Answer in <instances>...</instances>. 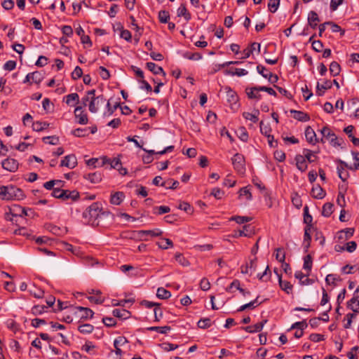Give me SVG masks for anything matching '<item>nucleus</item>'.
Masks as SVG:
<instances>
[{
	"instance_id": "nucleus-1",
	"label": "nucleus",
	"mask_w": 359,
	"mask_h": 359,
	"mask_svg": "<svg viewBox=\"0 0 359 359\" xmlns=\"http://www.w3.org/2000/svg\"><path fill=\"white\" fill-rule=\"evenodd\" d=\"M23 191L13 185L0 187V198L2 200H20L24 198Z\"/></svg>"
},
{
	"instance_id": "nucleus-2",
	"label": "nucleus",
	"mask_w": 359,
	"mask_h": 359,
	"mask_svg": "<svg viewBox=\"0 0 359 359\" xmlns=\"http://www.w3.org/2000/svg\"><path fill=\"white\" fill-rule=\"evenodd\" d=\"M100 204L95 202L86 209L83 212V217L85 219L86 223L92 226L98 225L99 223L97 220L100 217Z\"/></svg>"
},
{
	"instance_id": "nucleus-3",
	"label": "nucleus",
	"mask_w": 359,
	"mask_h": 359,
	"mask_svg": "<svg viewBox=\"0 0 359 359\" xmlns=\"http://www.w3.org/2000/svg\"><path fill=\"white\" fill-rule=\"evenodd\" d=\"M88 95H92L90 102L88 103V109L91 113L98 111L100 106L104 104L106 101L103 95H95V90H88Z\"/></svg>"
},
{
	"instance_id": "nucleus-4",
	"label": "nucleus",
	"mask_w": 359,
	"mask_h": 359,
	"mask_svg": "<svg viewBox=\"0 0 359 359\" xmlns=\"http://www.w3.org/2000/svg\"><path fill=\"white\" fill-rule=\"evenodd\" d=\"M322 136L325 137L326 140L329 141L333 147L341 146L344 142L343 139L338 138L337 136L332 132V130L327 127L325 126L320 130Z\"/></svg>"
},
{
	"instance_id": "nucleus-5",
	"label": "nucleus",
	"mask_w": 359,
	"mask_h": 359,
	"mask_svg": "<svg viewBox=\"0 0 359 359\" xmlns=\"http://www.w3.org/2000/svg\"><path fill=\"white\" fill-rule=\"evenodd\" d=\"M233 168L237 172L244 174L245 172V158L241 154H236L231 158Z\"/></svg>"
},
{
	"instance_id": "nucleus-6",
	"label": "nucleus",
	"mask_w": 359,
	"mask_h": 359,
	"mask_svg": "<svg viewBox=\"0 0 359 359\" xmlns=\"http://www.w3.org/2000/svg\"><path fill=\"white\" fill-rule=\"evenodd\" d=\"M257 71L263 77L267 79L271 83H275L278 81V77L277 75L273 74L269 72L265 67L259 65L257 66Z\"/></svg>"
},
{
	"instance_id": "nucleus-7",
	"label": "nucleus",
	"mask_w": 359,
	"mask_h": 359,
	"mask_svg": "<svg viewBox=\"0 0 359 359\" xmlns=\"http://www.w3.org/2000/svg\"><path fill=\"white\" fill-rule=\"evenodd\" d=\"M76 122L81 125H86L88 123V114L83 110L82 106H78L74 109Z\"/></svg>"
},
{
	"instance_id": "nucleus-8",
	"label": "nucleus",
	"mask_w": 359,
	"mask_h": 359,
	"mask_svg": "<svg viewBox=\"0 0 359 359\" xmlns=\"http://www.w3.org/2000/svg\"><path fill=\"white\" fill-rule=\"evenodd\" d=\"M18 162L12 158H7L1 162L2 168L9 172H14L18 169Z\"/></svg>"
},
{
	"instance_id": "nucleus-9",
	"label": "nucleus",
	"mask_w": 359,
	"mask_h": 359,
	"mask_svg": "<svg viewBox=\"0 0 359 359\" xmlns=\"http://www.w3.org/2000/svg\"><path fill=\"white\" fill-rule=\"evenodd\" d=\"M77 165V159L74 154H69L61 161L60 166H65L68 168L72 169Z\"/></svg>"
},
{
	"instance_id": "nucleus-10",
	"label": "nucleus",
	"mask_w": 359,
	"mask_h": 359,
	"mask_svg": "<svg viewBox=\"0 0 359 359\" xmlns=\"http://www.w3.org/2000/svg\"><path fill=\"white\" fill-rule=\"evenodd\" d=\"M109 165L110 169H118L121 165V162L118 158H109L107 156L101 157L100 165Z\"/></svg>"
},
{
	"instance_id": "nucleus-11",
	"label": "nucleus",
	"mask_w": 359,
	"mask_h": 359,
	"mask_svg": "<svg viewBox=\"0 0 359 359\" xmlns=\"http://www.w3.org/2000/svg\"><path fill=\"white\" fill-rule=\"evenodd\" d=\"M305 137L306 141L313 145L319 142V139L316 137V134L314 130L311 126H307L306 128Z\"/></svg>"
},
{
	"instance_id": "nucleus-12",
	"label": "nucleus",
	"mask_w": 359,
	"mask_h": 359,
	"mask_svg": "<svg viewBox=\"0 0 359 359\" xmlns=\"http://www.w3.org/2000/svg\"><path fill=\"white\" fill-rule=\"evenodd\" d=\"M332 86V83L330 80H325L322 84L318 82L316 85L317 95L323 96L324 95L325 90L330 89Z\"/></svg>"
},
{
	"instance_id": "nucleus-13",
	"label": "nucleus",
	"mask_w": 359,
	"mask_h": 359,
	"mask_svg": "<svg viewBox=\"0 0 359 359\" xmlns=\"http://www.w3.org/2000/svg\"><path fill=\"white\" fill-rule=\"evenodd\" d=\"M339 162L341 165H342V166L337 167V173H338L339 177L343 182H345L349 177V174L346 170H344V167L348 168L350 167H348V164L346 162H344L341 160H339Z\"/></svg>"
},
{
	"instance_id": "nucleus-14",
	"label": "nucleus",
	"mask_w": 359,
	"mask_h": 359,
	"mask_svg": "<svg viewBox=\"0 0 359 359\" xmlns=\"http://www.w3.org/2000/svg\"><path fill=\"white\" fill-rule=\"evenodd\" d=\"M308 25L312 28L316 29L318 22H320L319 17L316 11H311L308 14Z\"/></svg>"
},
{
	"instance_id": "nucleus-15",
	"label": "nucleus",
	"mask_w": 359,
	"mask_h": 359,
	"mask_svg": "<svg viewBox=\"0 0 359 359\" xmlns=\"http://www.w3.org/2000/svg\"><path fill=\"white\" fill-rule=\"evenodd\" d=\"M296 166L301 171L304 172L308 168L306 159L303 155L297 154L295 156Z\"/></svg>"
},
{
	"instance_id": "nucleus-16",
	"label": "nucleus",
	"mask_w": 359,
	"mask_h": 359,
	"mask_svg": "<svg viewBox=\"0 0 359 359\" xmlns=\"http://www.w3.org/2000/svg\"><path fill=\"white\" fill-rule=\"evenodd\" d=\"M311 194L314 198L323 199L326 196V192L319 184H316L312 188Z\"/></svg>"
},
{
	"instance_id": "nucleus-17",
	"label": "nucleus",
	"mask_w": 359,
	"mask_h": 359,
	"mask_svg": "<svg viewBox=\"0 0 359 359\" xmlns=\"http://www.w3.org/2000/svg\"><path fill=\"white\" fill-rule=\"evenodd\" d=\"M290 113L294 114L293 118L297 121L306 122L310 120L309 115L304 111L291 109Z\"/></svg>"
},
{
	"instance_id": "nucleus-18",
	"label": "nucleus",
	"mask_w": 359,
	"mask_h": 359,
	"mask_svg": "<svg viewBox=\"0 0 359 359\" xmlns=\"http://www.w3.org/2000/svg\"><path fill=\"white\" fill-rule=\"evenodd\" d=\"M163 231L159 229H155L153 230H140L137 231V234L140 237L143 238L144 236H149L151 237H158L161 236Z\"/></svg>"
},
{
	"instance_id": "nucleus-19",
	"label": "nucleus",
	"mask_w": 359,
	"mask_h": 359,
	"mask_svg": "<svg viewBox=\"0 0 359 359\" xmlns=\"http://www.w3.org/2000/svg\"><path fill=\"white\" fill-rule=\"evenodd\" d=\"M146 66L147 69L151 71L154 74H162L164 77L166 74L161 67L158 66L154 62H147Z\"/></svg>"
},
{
	"instance_id": "nucleus-20",
	"label": "nucleus",
	"mask_w": 359,
	"mask_h": 359,
	"mask_svg": "<svg viewBox=\"0 0 359 359\" xmlns=\"http://www.w3.org/2000/svg\"><path fill=\"white\" fill-rule=\"evenodd\" d=\"M267 322L266 320H264L262 322L257 323L253 325H249L247 327H245L243 329L249 333H254V332H258L262 331L263 329L264 325Z\"/></svg>"
},
{
	"instance_id": "nucleus-21",
	"label": "nucleus",
	"mask_w": 359,
	"mask_h": 359,
	"mask_svg": "<svg viewBox=\"0 0 359 359\" xmlns=\"http://www.w3.org/2000/svg\"><path fill=\"white\" fill-rule=\"evenodd\" d=\"M245 91L249 99L259 100L261 98V95L259 94V92L260 91L259 89V86L247 88Z\"/></svg>"
},
{
	"instance_id": "nucleus-22",
	"label": "nucleus",
	"mask_w": 359,
	"mask_h": 359,
	"mask_svg": "<svg viewBox=\"0 0 359 359\" xmlns=\"http://www.w3.org/2000/svg\"><path fill=\"white\" fill-rule=\"evenodd\" d=\"M125 197L122 191H116L111 195L110 203L115 205H120Z\"/></svg>"
},
{
	"instance_id": "nucleus-23",
	"label": "nucleus",
	"mask_w": 359,
	"mask_h": 359,
	"mask_svg": "<svg viewBox=\"0 0 359 359\" xmlns=\"http://www.w3.org/2000/svg\"><path fill=\"white\" fill-rule=\"evenodd\" d=\"M83 177L93 184L99 183L102 180V175L98 172L86 174L83 175Z\"/></svg>"
},
{
	"instance_id": "nucleus-24",
	"label": "nucleus",
	"mask_w": 359,
	"mask_h": 359,
	"mask_svg": "<svg viewBox=\"0 0 359 359\" xmlns=\"http://www.w3.org/2000/svg\"><path fill=\"white\" fill-rule=\"evenodd\" d=\"M79 198V193L76 191L65 190V194H63L62 200L65 201L71 199L73 201H76Z\"/></svg>"
},
{
	"instance_id": "nucleus-25",
	"label": "nucleus",
	"mask_w": 359,
	"mask_h": 359,
	"mask_svg": "<svg viewBox=\"0 0 359 359\" xmlns=\"http://www.w3.org/2000/svg\"><path fill=\"white\" fill-rule=\"evenodd\" d=\"M114 316L121 319H127L130 317V313L126 309H114L112 311Z\"/></svg>"
},
{
	"instance_id": "nucleus-26",
	"label": "nucleus",
	"mask_w": 359,
	"mask_h": 359,
	"mask_svg": "<svg viewBox=\"0 0 359 359\" xmlns=\"http://www.w3.org/2000/svg\"><path fill=\"white\" fill-rule=\"evenodd\" d=\"M177 16L179 17H184V19L187 21H189L191 20V15L188 12L185 4H181L180 6L177 9Z\"/></svg>"
},
{
	"instance_id": "nucleus-27",
	"label": "nucleus",
	"mask_w": 359,
	"mask_h": 359,
	"mask_svg": "<svg viewBox=\"0 0 359 359\" xmlns=\"http://www.w3.org/2000/svg\"><path fill=\"white\" fill-rule=\"evenodd\" d=\"M278 283L280 288L283 290H284L287 294L292 293L293 287L292 285L289 281H283L281 278V276H279Z\"/></svg>"
},
{
	"instance_id": "nucleus-28",
	"label": "nucleus",
	"mask_w": 359,
	"mask_h": 359,
	"mask_svg": "<svg viewBox=\"0 0 359 359\" xmlns=\"http://www.w3.org/2000/svg\"><path fill=\"white\" fill-rule=\"evenodd\" d=\"M248 71L244 69L234 68L229 69L225 71L226 74H229L231 76L236 75L238 76H245L248 74Z\"/></svg>"
},
{
	"instance_id": "nucleus-29",
	"label": "nucleus",
	"mask_w": 359,
	"mask_h": 359,
	"mask_svg": "<svg viewBox=\"0 0 359 359\" xmlns=\"http://www.w3.org/2000/svg\"><path fill=\"white\" fill-rule=\"evenodd\" d=\"M49 123L45 121H35L32 123L33 130L36 132L43 131L49 127Z\"/></svg>"
},
{
	"instance_id": "nucleus-30",
	"label": "nucleus",
	"mask_w": 359,
	"mask_h": 359,
	"mask_svg": "<svg viewBox=\"0 0 359 359\" xmlns=\"http://www.w3.org/2000/svg\"><path fill=\"white\" fill-rule=\"evenodd\" d=\"M258 299H259V297H257L253 301L241 306L237 311L238 312H241L247 309H255V307H257V306H259V304H262V302H259Z\"/></svg>"
},
{
	"instance_id": "nucleus-31",
	"label": "nucleus",
	"mask_w": 359,
	"mask_h": 359,
	"mask_svg": "<svg viewBox=\"0 0 359 359\" xmlns=\"http://www.w3.org/2000/svg\"><path fill=\"white\" fill-rule=\"evenodd\" d=\"M259 114V110L256 109L254 111V113L249 112H243V116L246 120H250L253 123H257L259 120L258 116Z\"/></svg>"
},
{
	"instance_id": "nucleus-32",
	"label": "nucleus",
	"mask_w": 359,
	"mask_h": 359,
	"mask_svg": "<svg viewBox=\"0 0 359 359\" xmlns=\"http://www.w3.org/2000/svg\"><path fill=\"white\" fill-rule=\"evenodd\" d=\"M347 307L354 313H359V300H357V297H352L347 302Z\"/></svg>"
},
{
	"instance_id": "nucleus-33",
	"label": "nucleus",
	"mask_w": 359,
	"mask_h": 359,
	"mask_svg": "<svg viewBox=\"0 0 359 359\" xmlns=\"http://www.w3.org/2000/svg\"><path fill=\"white\" fill-rule=\"evenodd\" d=\"M76 309L79 311L83 312V314L81 316V319L86 320L88 318H92L93 317L94 312L90 309L83 306H78L76 307Z\"/></svg>"
},
{
	"instance_id": "nucleus-34",
	"label": "nucleus",
	"mask_w": 359,
	"mask_h": 359,
	"mask_svg": "<svg viewBox=\"0 0 359 359\" xmlns=\"http://www.w3.org/2000/svg\"><path fill=\"white\" fill-rule=\"evenodd\" d=\"M180 183L177 180H174L172 179H168L161 184V187H163L166 189H175L178 187Z\"/></svg>"
},
{
	"instance_id": "nucleus-35",
	"label": "nucleus",
	"mask_w": 359,
	"mask_h": 359,
	"mask_svg": "<svg viewBox=\"0 0 359 359\" xmlns=\"http://www.w3.org/2000/svg\"><path fill=\"white\" fill-rule=\"evenodd\" d=\"M142 150L147 152L146 155L142 156L143 163L146 164L151 163L154 161L153 156L156 154V151L154 150H147L144 148Z\"/></svg>"
},
{
	"instance_id": "nucleus-36",
	"label": "nucleus",
	"mask_w": 359,
	"mask_h": 359,
	"mask_svg": "<svg viewBox=\"0 0 359 359\" xmlns=\"http://www.w3.org/2000/svg\"><path fill=\"white\" fill-rule=\"evenodd\" d=\"M334 205L332 203H326L323 205L322 215L325 217H329L333 212Z\"/></svg>"
},
{
	"instance_id": "nucleus-37",
	"label": "nucleus",
	"mask_w": 359,
	"mask_h": 359,
	"mask_svg": "<svg viewBox=\"0 0 359 359\" xmlns=\"http://www.w3.org/2000/svg\"><path fill=\"white\" fill-rule=\"evenodd\" d=\"M156 297L161 299H168L171 297V292L163 287H158Z\"/></svg>"
},
{
	"instance_id": "nucleus-38",
	"label": "nucleus",
	"mask_w": 359,
	"mask_h": 359,
	"mask_svg": "<svg viewBox=\"0 0 359 359\" xmlns=\"http://www.w3.org/2000/svg\"><path fill=\"white\" fill-rule=\"evenodd\" d=\"M316 36V34H313L310 39H309V41L311 42V44H312V48L313 49L316 51V52H318V53H320L323 50V43L320 41V40H315V41H313V39L314 38V36Z\"/></svg>"
},
{
	"instance_id": "nucleus-39",
	"label": "nucleus",
	"mask_w": 359,
	"mask_h": 359,
	"mask_svg": "<svg viewBox=\"0 0 359 359\" xmlns=\"http://www.w3.org/2000/svg\"><path fill=\"white\" fill-rule=\"evenodd\" d=\"M341 72V67L337 62L333 61L330 65V72L333 76H336L339 74Z\"/></svg>"
},
{
	"instance_id": "nucleus-40",
	"label": "nucleus",
	"mask_w": 359,
	"mask_h": 359,
	"mask_svg": "<svg viewBox=\"0 0 359 359\" xmlns=\"http://www.w3.org/2000/svg\"><path fill=\"white\" fill-rule=\"evenodd\" d=\"M72 135H73L75 137H83L88 135V128H76L75 130H73L71 132Z\"/></svg>"
},
{
	"instance_id": "nucleus-41",
	"label": "nucleus",
	"mask_w": 359,
	"mask_h": 359,
	"mask_svg": "<svg viewBox=\"0 0 359 359\" xmlns=\"http://www.w3.org/2000/svg\"><path fill=\"white\" fill-rule=\"evenodd\" d=\"M65 99L66 104L69 106L72 105L73 102H74L76 104L79 103V96L76 93L67 95L65 97Z\"/></svg>"
},
{
	"instance_id": "nucleus-42",
	"label": "nucleus",
	"mask_w": 359,
	"mask_h": 359,
	"mask_svg": "<svg viewBox=\"0 0 359 359\" xmlns=\"http://www.w3.org/2000/svg\"><path fill=\"white\" fill-rule=\"evenodd\" d=\"M106 107H107V111H105L104 113V116L112 115L114 113V111L117 109V108L121 107L119 102H116L113 107H111L110 104L109 100H108L107 102Z\"/></svg>"
},
{
	"instance_id": "nucleus-43",
	"label": "nucleus",
	"mask_w": 359,
	"mask_h": 359,
	"mask_svg": "<svg viewBox=\"0 0 359 359\" xmlns=\"http://www.w3.org/2000/svg\"><path fill=\"white\" fill-rule=\"evenodd\" d=\"M341 279L339 276H337L335 274H328L325 278V282L327 285H332L333 286L337 285V281H341Z\"/></svg>"
},
{
	"instance_id": "nucleus-44",
	"label": "nucleus",
	"mask_w": 359,
	"mask_h": 359,
	"mask_svg": "<svg viewBox=\"0 0 359 359\" xmlns=\"http://www.w3.org/2000/svg\"><path fill=\"white\" fill-rule=\"evenodd\" d=\"M313 217L309 212V207L306 205L304 208V222L306 226H312Z\"/></svg>"
},
{
	"instance_id": "nucleus-45",
	"label": "nucleus",
	"mask_w": 359,
	"mask_h": 359,
	"mask_svg": "<svg viewBox=\"0 0 359 359\" xmlns=\"http://www.w3.org/2000/svg\"><path fill=\"white\" fill-rule=\"evenodd\" d=\"M304 156L305 158L309 162L313 163L315 162L317 159V156L313 154V152L308 149H304L303 150Z\"/></svg>"
},
{
	"instance_id": "nucleus-46",
	"label": "nucleus",
	"mask_w": 359,
	"mask_h": 359,
	"mask_svg": "<svg viewBox=\"0 0 359 359\" xmlns=\"http://www.w3.org/2000/svg\"><path fill=\"white\" fill-rule=\"evenodd\" d=\"M42 140L44 143L51 145H57L60 142L59 137L55 135L44 137Z\"/></svg>"
},
{
	"instance_id": "nucleus-47",
	"label": "nucleus",
	"mask_w": 359,
	"mask_h": 359,
	"mask_svg": "<svg viewBox=\"0 0 359 359\" xmlns=\"http://www.w3.org/2000/svg\"><path fill=\"white\" fill-rule=\"evenodd\" d=\"M147 330H150V331H156L161 334H167L168 332H169L171 330V327H170V326H163V327L154 326V327H148Z\"/></svg>"
},
{
	"instance_id": "nucleus-48",
	"label": "nucleus",
	"mask_w": 359,
	"mask_h": 359,
	"mask_svg": "<svg viewBox=\"0 0 359 359\" xmlns=\"http://www.w3.org/2000/svg\"><path fill=\"white\" fill-rule=\"evenodd\" d=\"M93 330L94 327L90 324H83L78 327V330L82 334H90Z\"/></svg>"
},
{
	"instance_id": "nucleus-49",
	"label": "nucleus",
	"mask_w": 359,
	"mask_h": 359,
	"mask_svg": "<svg viewBox=\"0 0 359 359\" xmlns=\"http://www.w3.org/2000/svg\"><path fill=\"white\" fill-rule=\"evenodd\" d=\"M158 246L163 250L168 249L169 247H172V241L169 238H163L161 241L157 242Z\"/></svg>"
},
{
	"instance_id": "nucleus-50",
	"label": "nucleus",
	"mask_w": 359,
	"mask_h": 359,
	"mask_svg": "<svg viewBox=\"0 0 359 359\" xmlns=\"http://www.w3.org/2000/svg\"><path fill=\"white\" fill-rule=\"evenodd\" d=\"M280 0H269L268 8L269 11L274 13L278 10L280 5Z\"/></svg>"
},
{
	"instance_id": "nucleus-51",
	"label": "nucleus",
	"mask_w": 359,
	"mask_h": 359,
	"mask_svg": "<svg viewBox=\"0 0 359 359\" xmlns=\"http://www.w3.org/2000/svg\"><path fill=\"white\" fill-rule=\"evenodd\" d=\"M312 264H313L312 257L311 256V255H307L304 258L303 268L305 270H307L309 273L312 269Z\"/></svg>"
},
{
	"instance_id": "nucleus-52",
	"label": "nucleus",
	"mask_w": 359,
	"mask_h": 359,
	"mask_svg": "<svg viewBox=\"0 0 359 359\" xmlns=\"http://www.w3.org/2000/svg\"><path fill=\"white\" fill-rule=\"evenodd\" d=\"M230 220L235 221L237 224H241L252 220V217L246 216H233Z\"/></svg>"
},
{
	"instance_id": "nucleus-53",
	"label": "nucleus",
	"mask_w": 359,
	"mask_h": 359,
	"mask_svg": "<svg viewBox=\"0 0 359 359\" xmlns=\"http://www.w3.org/2000/svg\"><path fill=\"white\" fill-rule=\"evenodd\" d=\"M158 19L161 23H167L170 20V13L167 11H160L158 12Z\"/></svg>"
},
{
	"instance_id": "nucleus-54",
	"label": "nucleus",
	"mask_w": 359,
	"mask_h": 359,
	"mask_svg": "<svg viewBox=\"0 0 359 359\" xmlns=\"http://www.w3.org/2000/svg\"><path fill=\"white\" fill-rule=\"evenodd\" d=\"M238 136L241 140L246 142L248 140V134L245 127H240L238 129Z\"/></svg>"
},
{
	"instance_id": "nucleus-55",
	"label": "nucleus",
	"mask_w": 359,
	"mask_h": 359,
	"mask_svg": "<svg viewBox=\"0 0 359 359\" xmlns=\"http://www.w3.org/2000/svg\"><path fill=\"white\" fill-rule=\"evenodd\" d=\"M197 325L201 329H206L211 326V320L210 318H202L198 320Z\"/></svg>"
},
{
	"instance_id": "nucleus-56",
	"label": "nucleus",
	"mask_w": 359,
	"mask_h": 359,
	"mask_svg": "<svg viewBox=\"0 0 359 359\" xmlns=\"http://www.w3.org/2000/svg\"><path fill=\"white\" fill-rule=\"evenodd\" d=\"M307 327L308 324L306 320H304L302 321L296 322L293 323L290 327V330L299 329L301 331H304V330L306 329Z\"/></svg>"
},
{
	"instance_id": "nucleus-57",
	"label": "nucleus",
	"mask_w": 359,
	"mask_h": 359,
	"mask_svg": "<svg viewBox=\"0 0 359 359\" xmlns=\"http://www.w3.org/2000/svg\"><path fill=\"white\" fill-rule=\"evenodd\" d=\"M62 183V181L60 180H50L48 182H46L43 184V187L48 190H51L55 188L54 186L55 185H60V184Z\"/></svg>"
},
{
	"instance_id": "nucleus-58",
	"label": "nucleus",
	"mask_w": 359,
	"mask_h": 359,
	"mask_svg": "<svg viewBox=\"0 0 359 359\" xmlns=\"http://www.w3.org/2000/svg\"><path fill=\"white\" fill-rule=\"evenodd\" d=\"M233 287L239 290L240 292H244V289L240 287V281L237 279L233 280V282L229 285V286L226 287V290L227 292H231L232 288Z\"/></svg>"
},
{
	"instance_id": "nucleus-59",
	"label": "nucleus",
	"mask_w": 359,
	"mask_h": 359,
	"mask_svg": "<svg viewBox=\"0 0 359 359\" xmlns=\"http://www.w3.org/2000/svg\"><path fill=\"white\" fill-rule=\"evenodd\" d=\"M64 194H65V190L60 189L59 186L53 189L51 196L62 200Z\"/></svg>"
},
{
	"instance_id": "nucleus-60",
	"label": "nucleus",
	"mask_w": 359,
	"mask_h": 359,
	"mask_svg": "<svg viewBox=\"0 0 359 359\" xmlns=\"http://www.w3.org/2000/svg\"><path fill=\"white\" fill-rule=\"evenodd\" d=\"M178 208L184 210V212L187 213H192L194 211L193 208L191 206V205L189 203L187 202H181L180 205H178Z\"/></svg>"
},
{
	"instance_id": "nucleus-61",
	"label": "nucleus",
	"mask_w": 359,
	"mask_h": 359,
	"mask_svg": "<svg viewBox=\"0 0 359 359\" xmlns=\"http://www.w3.org/2000/svg\"><path fill=\"white\" fill-rule=\"evenodd\" d=\"M175 258L178 263L184 266L189 264V261L181 253H176Z\"/></svg>"
},
{
	"instance_id": "nucleus-62",
	"label": "nucleus",
	"mask_w": 359,
	"mask_h": 359,
	"mask_svg": "<svg viewBox=\"0 0 359 359\" xmlns=\"http://www.w3.org/2000/svg\"><path fill=\"white\" fill-rule=\"evenodd\" d=\"M47 309L46 306L44 305H36L34 306L32 309V312L34 315H40L45 311V309Z\"/></svg>"
},
{
	"instance_id": "nucleus-63",
	"label": "nucleus",
	"mask_w": 359,
	"mask_h": 359,
	"mask_svg": "<svg viewBox=\"0 0 359 359\" xmlns=\"http://www.w3.org/2000/svg\"><path fill=\"white\" fill-rule=\"evenodd\" d=\"M82 75H83L82 69L80 67L76 66L75 67L74 70L72 73V78L74 80H77V79H80L82 76Z\"/></svg>"
},
{
	"instance_id": "nucleus-64",
	"label": "nucleus",
	"mask_w": 359,
	"mask_h": 359,
	"mask_svg": "<svg viewBox=\"0 0 359 359\" xmlns=\"http://www.w3.org/2000/svg\"><path fill=\"white\" fill-rule=\"evenodd\" d=\"M276 259L281 263H284L285 259V254L283 252V250L282 248H277L276 250Z\"/></svg>"
}]
</instances>
